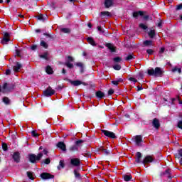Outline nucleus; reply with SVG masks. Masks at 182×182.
Returning <instances> with one entry per match:
<instances>
[{"instance_id": "nucleus-1", "label": "nucleus", "mask_w": 182, "mask_h": 182, "mask_svg": "<svg viewBox=\"0 0 182 182\" xmlns=\"http://www.w3.org/2000/svg\"><path fill=\"white\" fill-rule=\"evenodd\" d=\"M43 154H48V150L43 149V152L39 153L37 156L35 154H29L28 159L31 163H36L41 160V157H43Z\"/></svg>"}, {"instance_id": "nucleus-2", "label": "nucleus", "mask_w": 182, "mask_h": 182, "mask_svg": "<svg viewBox=\"0 0 182 182\" xmlns=\"http://www.w3.org/2000/svg\"><path fill=\"white\" fill-rule=\"evenodd\" d=\"M148 75H150V76L160 77L163 75V70H161V68L156 67L155 70L153 68L148 70Z\"/></svg>"}, {"instance_id": "nucleus-3", "label": "nucleus", "mask_w": 182, "mask_h": 182, "mask_svg": "<svg viewBox=\"0 0 182 182\" xmlns=\"http://www.w3.org/2000/svg\"><path fill=\"white\" fill-rule=\"evenodd\" d=\"M14 89V85L9 83H4L2 87L0 86V96L1 93H8V92H11Z\"/></svg>"}, {"instance_id": "nucleus-4", "label": "nucleus", "mask_w": 182, "mask_h": 182, "mask_svg": "<svg viewBox=\"0 0 182 182\" xmlns=\"http://www.w3.org/2000/svg\"><path fill=\"white\" fill-rule=\"evenodd\" d=\"M43 95L46 97L53 96V95H55V90L52 89L50 87H48L46 90L43 92Z\"/></svg>"}, {"instance_id": "nucleus-5", "label": "nucleus", "mask_w": 182, "mask_h": 182, "mask_svg": "<svg viewBox=\"0 0 182 182\" xmlns=\"http://www.w3.org/2000/svg\"><path fill=\"white\" fill-rule=\"evenodd\" d=\"M70 163L74 167H79L80 166V159L79 158H72Z\"/></svg>"}, {"instance_id": "nucleus-6", "label": "nucleus", "mask_w": 182, "mask_h": 182, "mask_svg": "<svg viewBox=\"0 0 182 182\" xmlns=\"http://www.w3.org/2000/svg\"><path fill=\"white\" fill-rule=\"evenodd\" d=\"M102 133H103V134L107 137H109V139H116V134H114V133L112 132L102 129Z\"/></svg>"}, {"instance_id": "nucleus-7", "label": "nucleus", "mask_w": 182, "mask_h": 182, "mask_svg": "<svg viewBox=\"0 0 182 182\" xmlns=\"http://www.w3.org/2000/svg\"><path fill=\"white\" fill-rule=\"evenodd\" d=\"M153 161H154V159L153 158V156L148 155L144 159L141 163L142 164H147L149 163H153Z\"/></svg>"}, {"instance_id": "nucleus-8", "label": "nucleus", "mask_w": 182, "mask_h": 182, "mask_svg": "<svg viewBox=\"0 0 182 182\" xmlns=\"http://www.w3.org/2000/svg\"><path fill=\"white\" fill-rule=\"evenodd\" d=\"M9 36H11V35L9 33H4V38L1 40V43L3 45H6V43H8V42H9V41H10Z\"/></svg>"}, {"instance_id": "nucleus-9", "label": "nucleus", "mask_w": 182, "mask_h": 182, "mask_svg": "<svg viewBox=\"0 0 182 182\" xmlns=\"http://www.w3.org/2000/svg\"><path fill=\"white\" fill-rule=\"evenodd\" d=\"M70 83H71V85H73V86H80V85L87 86V83L80 81V80H74V81L70 80Z\"/></svg>"}, {"instance_id": "nucleus-10", "label": "nucleus", "mask_w": 182, "mask_h": 182, "mask_svg": "<svg viewBox=\"0 0 182 182\" xmlns=\"http://www.w3.org/2000/svg\"><path fill=\"white\" fill-rule=\"evenodd\" d=\"M41 177L43 180H49V178H53L55 176L48 173H43L41 174Z\"/></svg>"}, {"instance_id": "nucleus-11", "label": "nucleus", "mask_w": 182, "mask_h": 182, "mask_svg": "<svg viewBox=\"0 0 182 182\" xmlns=\"http://www.w3.org/2000/svg\"><path fill=\"white\" fill-rule=\"evenodd\" d=\"M134 140L136 146H141V141H143V138L140 135L134 136Z\"/></svg>"}, {"instance_id": "nucleus-12", "label": "nucleus", "mask_w": 182, "mask_h": 182, "mask_svg": "<svg viewBox=\"0 0 182 182\" xmlns=\"http://www.w3.org/2000/svg\"><path fill=\"white\" fill-rule=\"evenodd\" d=\"M75 66L80 68V73H83V72H85V64H83V63H76Z\"/></svg>"}, {"instance_id": "nucleus-13", "label": "nucleus", "mask_w": 182, "mask_h": 182, "mask_svg": "<svg viewBox=\"0 0 182 182\" xmlns=\"http://www.w3.org/2000/svg\"><path fill=\"white\" fill-rule=\"evenodd\" d=\"M57 147H58V149H60L61 150H63V151H66V145L65 144L64 142H58L57 144Z\"/></svg>"}, {"instance_id": "nucleus-14", "label": "nucleus", "mask_w": 182, "mask_h": 182, "mask_svg": "<svg viewBox=\"0 0 182 182\" xmlns=\"http://www.w3.org/2000/svg\"><path fill=\"white\" fill-rule=\"evenodd\" d=\"M13 159L16 163H19V161L21 160V156H19L18 152H15L13 155Z\"/></svg>"}, {"instance_id": "nucleus-15", "label": "nucleus", "mask_w": 182, "mask_h": 182, "mask_svg": "<svg viewBox=\"0 0 182 182\" xmlns=\"http://www.w3.org/2000/svg\"><path fill=\"white\" fill-rule=\"evenodd\" d=\"M152 124L155 129H159L160 127V122L157 118L154 119Z\"/></svg>"}, {"instance_id": "nucleus-16", "label": "nucleus", "mask_w": 182, "mask_h": 182, "mask_svg": "<svg viewBox=\"0 0 182 182\" xmlns=\"http://www.w3.org/2000/svg\"><path fill=\"white\" fill-rule=\"evenodd\" d=\"M87 42H88V43H90V45H92V46H97V44L96 43V42H95V40H93V38L92 37H88L87 38Z\"/></svg>"}, {"instance_id": "nucleus-17", "label": "nucleus", "mask_w": 182, "mask_h": 182, "mask_svg": "<svg viewBox=\"0 0 182 182\" xmlns=\"http://www.w3.org/2000/svg\"><path fill=\"white\" fill-rule=\"evenodd\" d=\"M144 15V12L139 11H134L133 13V16L134 18H137L139 16H143Z\"/></svg>"}, {"instance_id": "nucleus-18", "label": "nucleus", "mask_w": 182, "mask_h": 182, "mask_svg": "<svg viewBox=\"0 0 182 182\" xmlns=\"http://www.w3.org/2000/svg\"><path fill=\"white\" fill-rule=\"evenodd\" d=\"M22 68V64L19 63H16V65L14 66V72H19V70Z\"/></svg>"}, {"instance_id": "nucleus-19", "label": "nucleus", "mask_w": 182, "mask_h": 182, "mask_svg": "<svg viewBox=\"0 0 182 182\" xmlns=\"http://www.w3.org/2000/svg\"><path fill=\"white\" fill-rule=\"evenodd\" d=\"M39 58H41L42 59H45V60H49V53H44L43 54L40 55Z\"/></svg>"}, {"instance_id": "nucleus-20", "label": "nucleus", "mask_w": 182, "mask_h": 182, "mask_svg": "<svg viewBox=\"0 0 182 182\" xmlns=\"http://www.w3.org/2000/svg\"><path fill=\"white\" fill-rule=\"evenodd\" d=\"M105 5L107 8H110L113 5V0H105Z\"/></svg>"}, {"instance_id": "nucleus-21", "label": "nucleus", "mask_w": 182, "mask_h": 182, "mask_svg": "<svg viewBox=\"0 0 182 182\" xmlns=\"http://www.w3.org/2000/svg\"><path fill=\"white\" fill-rule=\"evenodd\" d=\"M143 43H144V46H149V47L153 46V41L151 40H146V41H144Z\"/></svg>"}, {"instance_id": "nucleus-22", "label": "nucleus", "mask_w": 182, "mask_h": 182, "mask_svg": "<svg viewBox=\"0 0 182 182\" xmlns=\"http://www.w3.org/2000/svg\"><path fill=\"white\" fill-rule=\"evenodd\" d=\"M96 96L98 99H102V97H105V93L102 91H97L96 92Z\"/></svg>"}, {"instance_id": "nucleus-23", "label": "nucleus", "mask_w": 182, "mask_h": 182, "mask_svg": "<svg viewBox=\"0 0 182 182\" xmlns=\"http://www.w3.org/2000/svg\"><path fill=\"white\" fill-rule=\"evenodd\" d=\"M46 72L48 73V75H52V73H53V70L50 66L48 65L46 68Z\"/></svg>"}, {"instance_id": "nucleus-24", "label": "nucleus", "mask_w": 182, "mask_h": 182, "mask_svg": "<svg viewBox=\"0 0 182 182\" xmlns=\"http://www.w3.org/2000/svg\"><path fill=\"white\" fill-rule=\"evenodd\" d=\"M107 48H108V49H109L111 52H114L115 50L114 46H113V44H111V43L107 44Z\"/></svg>"}, {"instance_id": "nucleus-25", "label": "nucleus", "mask_w": 182, "mask_h": 182, "mask_svg": "<svg viewBox=\"0 0 182 182\" xmlns=\"http://www.w3.org/2000/svg\"><path fill=\"white\" fill-rule=\"evenodd\" d=\"M65 167V161L60 160L59 163V166H58V169L60 170V168H63Z\"/></svg>"}, {"instance_id": "nucleus-26", "label": "nucleus", "mask_w": 182, "mask_h": 182, "mask_svg": "<svg viewBox=\"0 0 182 182\" xmlns=\"http://www.w3.org/2000/svg\"><path fill=\"white\" fill-rule=\"evenodd\" d=\"M123 178L124 181H130L132 178V175H124Z\"/></svg>"}, {"instance_id": "nucleus-27", "label": "nucleus", "mask_w": 182, "mask_h": 182, "mask_svg": "<svg viewBox=\"0 0 182 182\" xmlns=\"http://www.w3.org/2000/svg\"><path fill=\"white\" fill-rule=\"evenodd\" d=\"M60 31L63 32V33H70V29L68 28H60Z\"/></svg>"}, {"instance_id": "nucleus-28", "label": "nucleus", "mask_w": 182, "mask_h": 182, "mask_svg": "<svg viewBox=\"0 0 182 182\" xmlns=\"http://www.w3.org/2000/svg\"><path fill=\"white\" fill-rule=\"evenodd\" d=\"M120 82H123V80L122 78H119L117 80L112 81V85H115L116 86H117V85H119V83H120Z\"/></svg>"}, {"instance_id": "nucleus-29", "label": "nucleus", "mask_w": 182, "mask_h": 182, "mask_svg": "<svg viewBox=\"0 0 182 182\" xmlns=\"http://www.w3.org/2000/svg\"><path fill=\"white\" fill-rule=\"evenodd\" d=\"M148 35L150 38H154V35H156V31L154 30H151L149 33Z\"/></svg>"}, {"instance_id": "nucleus-30", "label": "nucleus", "mask_w": 182, "mask_h": 182, "mask_svg": "<svg viewBox=\"0 0 182 182\" xmlns=\"http://www.w3.org/2000/svg\"><path fill=\"white\" fill-rule=\"evenodd\" d=\"M3 102L4 103H5V105H9V103H11V100H9V98L4 97L3 98Z\"/></svg>"}, {"instance_id": "nucleus-31", "label": "nucleus", "mask_w": 182, "mask_h": 182, "mask_svg": "<svg viewBox=\"0 0 182 182\" xmlns=\"http://www.w3.org/2000/svg\"><path fill=\"white\" fill-rule=\"evenodd\" d=\"M101 15L102 16H112V15L110 14V13L109 11H102Z\"/></svg>"}, {"instance_id": "nucleus-32", "label": "nucleus", "mask_w": 182, "mask_h": 182, "mask_svg": "<svg viewBox=\"0 0 182 182\" xmlns=\"http://www.w3.org/2000/svg\"><path fill=\"white\" fill-rule=\"evenodd\" d=\"M178 151V155L181 157L179 160V163H180V165L182 166V149H179Z\"/></svg>"}, {"instance_id": "nucleus-33", "label": "nucleus", "mask_w": 182, "mask_h": 182, "mask_svg": "<svg viewBox=\"0 0 182 182\" xmlns=\"http://www.w3.org/2000/svg\"><path fill=\"white\" fill-rule=\"evenodd\" d=\"M78 149L79 148L76 145H74L70 148V151H76L78 150Z\"/></svg>"}, {"instance_id": "nucleus-34", "label": "nucleus", "mask_w": 182, "mask_h": 182, "mask_svg": "<svg viewBox=\"0 0 182 182\" xmlns=\"http://www.w3.org/2000/svg\"><path fill=\"white\" fill-rule=\"evenodd\" d=\"M65 66H67V68H69V69H73V65L70 63H69V61H66L65 63Z\"/></svg>"}, {"instance_id": "nucleus-35", "label": "nucleus", "mask_w": 182, "mask_h": 182, "mask_svg": "<svg viewBox=\"0 0 182 182\" xmlns=\"http://www.w3.org/2000/svg\"><path fill=\"white\" fill-rule=\"evenodd\" d=\"M74 174H75V178H80V173L77 172V169L74 170Z\"/></svg>"}, {"instance_id": "nucleus-36", "label": "nucleus", "mask_w": 182, "mask_h": 182, "mask_svg": "<svg viewBox=\"0 0 182 182\" xmlns=\"http://www.w3.org/2000/svg\"><path fill=\"white\" fill-rule=\"evenodd\" d=\"M82 143H83V140L79 139V140L76 141L75 145L77 147H79V146H82Z\"/></svg>"}, {"instance_id": "nucleus-37", "label": "nucleus", "mask_w": 182, "mask_h": 182, "mask_svg": "<svg viewBox=\"0 0 182 182\" xmlns=\"http://www.w3.org/2000/svg\"><path fill=\"white\" fill-rule=\"evenodd\" d=\"M41 46H43V48H45V49H48V43H46V42H45L44 41H42L41 42Z\"/></svg>"}, {"instance_id": "nucleus-38", "label": "nucleus", "mask_w": 182, "mask_h": 182, "mask_svg": "<svg viewBox=\"0 0 182 182\" xmlns=\"http://www.w3.org/2000/svg\"><path fill=\"white\" fill-rule=\"evenodd\" d=\"M27 175L30 180H33V173L32 172H27Z\"/></svg>"}, {"instance_id": "nucleus-39", "label": "nucleus", "mask_w": 182, "mask_h": 182, "mask_svg": "<svg viewBox=\"0 0 182 182\" xmlns=\"http://www.w3.org/2000/svg\"><path fill=\"white\" fill-rule=\"evenodd\" d=\"M113 69H114V70H120L122 66H120V65H115L113 66Z\"/></svg>"}, {"instance_id": "nucleus-40", "label": "nucleus", "mask_w": 182, "mask_h": 182, "mask_svg": "<svg viewBox=\"0 0 182 182\" xmlns=\"http://www.w3.org/2000/svg\"><path fill=\"white\" fill-rule=\"evenodd\" d=\"M45 16H43L42 14H40L37 16V18L39 20V21H45Z\"/></svg>"}, {"instance_id": "nucleus-41", "label": "nucleus", "mask_w": 182, "mask_h": 182, "mask_svg": "<svg viewBox=\"0 0 182 182\" xmlns=\"http://www.w3.org/2000/svg\"><path fill=\"white\" fill-rule=\"evenodd\" d=\"M139 28H141V29H144V31H146V29H147V26H146L144 23H140Z\"/></svg>"}, {"instance_id": "nucleus-42", "label": "nucleus", "mask_w": 182, "mask_h": 182, "mask_svg": "<svg viewBox=\"0 0 182 182\" xmlns=\"http://www.w3.org/2000/svg\"><path fill=\"white\" fill-rule=\"evenodd\" d=\"M132 59H134V57H133L132 54H129L128 56L126 58V60H132Z\"/></svg>"}, {"instance_id": "nucleus-43", "label": "nucleus", "mask_w": 182, "mask_h": 182, "mask_svg": "<svg viewBox=\"0 0 182 182\" xmlns=\"http://www.w3.org/2000/svg\"><path fill=\"white\" fill-rule=\"evenodd\" d=\"M2 148H3V150H4V151H6V150H8V145H6V144L5 143H3Z\"/></svg>"}, {"instance_id": "nucleus-44", "label": "nucleus", "mask_w": 182, "mask_h": 182, "mask_svg": "<svg viewBox=\"0 0 182 182\" xmlns=\"http://www.w3.org/2000/svg\"><path fill=\"white\" fill-rule=\"evenodd\" d=\"M44 164H50V159L49 158L46 159L43 161Z\"/></svg>"}, {"instance_id": "nucleus-45", "label": "nucleus", "mask_w": 182, "mask_h": 182, "mask_svg": "<svg viewBox=\"0 0 182 182\" xmlns=\"http://www.w3.org/2000/svg\"><path fill=\"white\" fill-rule=\"evenodd\" d=\"M114 62L119 63L122 60V58L120 57H116L113 59Z\"/></svg>"}, {"instance_id": "nucleus-46", "label": "nucleus", "mask_w": 182, "mask_h": 182, "mask_svg": "<svg viewBox=\"0 0 182 182\" xmlns=\"http://www.w3.org/2000/svg\"><path fill=\"white\" fill-rule=\"evenodd\" d=\"M129 80L130 81V82H134V83H137V80L136 79V78H134V77H129Z\"/></svg>"}, {"instance_id": "nucleus-47", "label": "nucleus", "mask_w": 182, "mask_h": 182, "mask_svg": "<svg viewBox=\"0 0 182 182\" xmlns=\"http://www.w3.org/2000/svg\"><path fill=\"white\" fill-rule=\"evenodd\" d=\"M177 70H178V72L179 73H181V68H174L172 70L173 72H177Z\"/></svg>"}, {"instance_id": "nucleus-48", "label": "nucleus", "mask_w": 182, "mask_h": 182, "mask_svg": "<svg viewBox=\"0 0 182 182\" xmlns=\"http://www.w3.org/2000/svg\"><path fill=\"white\" fill-rule=\"evenodd\" d=\"M73 60H75V59L73 57H70V56L68 57L67 62H69L70 63V62H73Z\"/></svg>"}, {"instance_id": "nucleus-49", "label": "nucleus", "mask_w": 182, "mask_h": 182, "mask_svg": "<svg viewBox=\"0 0 182 182\" xmlns=\"http://www.w3.org/2000/svg\"><path fill=\"white\" fill-rule=\"evenodd\" d=\"M153 50L151 49H148L146 50V53H148V55H153Z\"/></svg>"}, {"instance_id": "nucleus-50", "label": "nucleus", "mask_w": 182, "mask_h": 182, "mask_svg": "<svg viewBox=\"0 0 182 182\" xmlns=\"http://www.w3.org/2000/svg\"><path fill=\"white\" fill-rule=\"evenodd\" d=\"M102 153L103 154H105V156H108V154H110V151H107V149H105Z\"/></svg>"}, {"instance_id": "nucleus-51", "label": "nucleus", "mask_w": 182, "mask_h": 182, "mask_svg": "<svg viewBox=\"0 0 182 182\" xmlns=\"http://www.w3.org/2000/svg\"><path fill=\"white\" fill-rule=\"evenodd\" d=\"M31 134L33 137H38V134L35 131H32Z\"/></svg>"}, {"instance_id": "nucleus-52", "label": "nucleus", "mask_w": 182, "mask_h": 182, "mask_svg": "<svg viewBox=\"0 0 182 182\" xmlns=\"http://www.w3.org/2000/svg\"><path fill=\"white\" fill-rule=\"evenodd\" d=\"M180 9H182V4H181L176 6L177 11H180Z\"/></svg>"}, {"instance_id": "nucleus-53", "label": "nucleus", "mask_w": 182, "mask_h": 182, "mask_svg": "<svg viewBox=\"0 0 182 182\" xmlns=\"http://www.w3.org/2000/svg\"><path fill=\"white\" fill-rule=\"evenodd\" d=\"M136 159H141V153L140 152L136 153Z\"/></svg>"}, {"instance_id": "nucleus-54", "label": "nucleus", "mask_w": 182, "mask_h": 182, "mask_svg": "<svg viewBox=\"0 0 182 182\" xmlns=\"http://www.w3.org/2000/svg\"><path fill=\"white\" fill-rule=\"evenodd\" d=\"M178 127L182 129V121H179L178 123Z\"/></svg>"}, {"instance_id": "nucleus-55", "label": "nucleus", "mask_w": 182, "mask_h": 182, "mask_svg": "<svg viewBox=\"0 0 182 182\" xmlns=\"http://www.w3.org/2000/svg\"><path fill=\"white\" fill-rule=\"evenodd\" d=\"M113 93H114V91L112 89L109 90L108 95H113Z\"/></svg>"}, {"instance_id": "nucleus-56", "label": "nucleus", "mask_w": 182, "mask_h": 182, "mask_svg": "<svg viewBox=\"0 0 182 182\" xmlns=\"http://www.w3.org/2000/svg\"><path fill=\"white\" fill-rule=\"evenodd\" d=\"M37 48H38V46L36 45H33L31 46V50H36Z\"/></svg>"}, {"instance_id": "nucleus-57", "label": "nucleus", "mask_w": 182, "mask_h": 182, "mask_svg": "<svg viewBox=\"0 0 182 182\" xmlns=\"http://www.w3.org/2000/svg\"><path fill=\"white\" fill-rule=\"evenodd\" d=\"M139 90H143V87L137 86V91L139 92Z\"/></svg>"}, {"instance_id": "nucleus-58", "label": "nucleus", "mask_w": 182, "mask_h": 182, "mask_svg": "<svg viewBox=\"0 0 182 182\" xmlns=\"http://www.w3.org/2000/svg\"><path fill=\"white\" fill-rule=\"evenodd\" d=\"M6 75H11V70H6Z\"/></svg>"}, {"instance_id": "nucleus-59", "label": "nucleus", "mask_w": 182, "mask_h": 182, "mask_svg": "<svg viewBox=\"0 0 182 182\" xmlns=\"http://www.w3.org/2000/svg\"><path fill=\"white\" fill-rule=\"evenodd\" d=\"M104 150H105V148L103 147V146H100V148H99V151H104Z\"/></svg>"}, {"instance_id": "nucleus-60", "label": "nucleus", "mask_w": 182, "mask_h": 182, "mask_svg": "<svg viewBox=\"0 0 182 182\" xmlns=\"http://www.w3.org/2000/svg\"><path fill=\"white\" fill-rule=\"evenodd\" d=\"M160 53H164V48H161L159 50Z\"/></svg>"}, {"instance_id": "nucleus-61", "label": "nucleus", "mask_w": 182, "mask_h": 182, "mask_svg": "<svg viewBox=\"0 0 182 182\" xmlns=\"http://www.w3.org/2000/svg\"><path fill=\"white\" fill-rule=\"evenodd\" d=\"M16 55H17L18 56H21V52H19L18 50H16Z\"/></svg>"}, {"instance_id": "nucleus-62", "label": "nucleus", "mask_w": 182, "mask_h": 182, "mask_svg": "<svg viewBox=\"0 0 182 182\" xmlns=\"http://www.w3.org/2000/svg\"><path fill=\"white\" fill-rule=\"evenodd\" d=\"M141 158H136V163H141V161L140 160Z\"/></svg>"}, {"instance_id": "nucleus-63", "label": "nucleus", "mask_w": 182, "mask_h": 182, "mask_svg": "<svg viewBox=\"0 0 182 182\" xmlns=\"http://www.w3.org/2000/svg\"><path fill=\"white\" fill-rule=\"evenodd\" d=\"M82 56H87V54L86 53V52L82 53Z\"/></svg>"}, {"instance_id": "nucleus-64", "label": "nucleus", "mask_w": 182, "mask_h": 182, "mask_svg": "<svg viewBox=\"0 0 182 182\" xmlns=\"http://www.w3.org/2000/svg\"><path fill=\"white\" fill-rule=\"evenodd\" d=\"M18 16H19L20 18H24L23 15H22V14H18Z\"/></svg>"}]
</instances>
